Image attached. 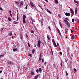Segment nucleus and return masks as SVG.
I'll return each mask as SVG.
<instances>
[{
	"label": "nucleus",
	"instance_id": "nucleus-25",
	"mask_svg": "<svg viewBox=\"0 0 79 79\" xmlns=\"http://www.w3.org/2000/svg\"><path fill=\"white\" fill-rule=\"evenodd\" d=\"M71 54H70V53H68L67 54V56H68V57H69V56H70V55Z\"/></svg>",
	"mask_w": 79,
	"mask_h": 79
},
{
	"label": "nucleus",
	"instance_id": "nucleus-28",
	"mask_svg": "<svg viewBox=\"0 0 79 79\" xmlns=\"http://www.w3.org/2000/svg\"><path fill=\"white\" fill-rule=\"evenodd\" d=\"M52 41L53 42V44H54V43H55V41L54 40V39H52Z\"/></svg>",
	"mask_w": 79,
	"mask_h": 79
},
{
	"label": "nucleus",
	"instance_id": "nucleus-33",
	"mask_svg": "<svg viewBox=\"0 0 79 79\" xmlns=\"http://www.w3.org/2000/svg\"><path fill=\"white\" fill-rule=\"evenodd\" d=\"M28 56H30L31 57H32V54L29 53Z\"/></svg>",
	"mask_w": 79,
	"mask_h": 79
},
{
	"label": "nucleus",
	"instance_id": "nucleus-60",
	"mask_svg": "<svg viewBox=\"0 0 79 79\" xmlns=\"http://www.w3.org/2000/svg\"><path fill=\"white\" fill-rule=\"evenodd\" d=\"M9 12L10 13V14L11 13V10H10L9 11Z\"/></svg>",
	"mask_w": 79,
	"mask_h": 79
},
{
	"label": "nucleus",
	"instance_id": "nucleus-23",
	"mask_svg": "<svg viewBox=\"0 0 79 79\" xmlns=\"http://www.w3.org/2000/svg\"><path fill=\"white\" fill-rule=\"evenodd\" d=\"M3 56H4V55H0V58H2V57H3Z\"/></svg>",
	"mask_w": 79,
	"mask_h": 79
},
{
	"label": "nucleus",
	"instance_id": "nucleus-5",
	"mask_svg": "<svg viewBox=\"0 0 79 79\" xmlns=\"http://www.w3.org/2000/svg\"><path fill=\"white\" fill-rule=\"evenodd\" d=\"M65 15L66 16H70V13L66 12L65 13Z\"/></svg>",
	"mask_w": 79,
	"mask_h": 79
},
{
	"label": "nucleus",
	"instance_id": "nucleus-30",
	"mask_svg": "<svg viewBox=\"0 0 79 79\" xmlns=\"http://www.w3.org/2000/svg\"><path fill=\"white\" fill-rule=\"evenodd\" d=\"M74 2L75 3H76L78 4V2H77V1H76L75 0H74Z\"/></svg>",
	"mask_w": 79,
	"mask_h": 79
},
{
	"label": "nucleus",
	"instance_id": "nucleus-43",
	"mask_svg": "<svg viewBox=\"0 0 79 79\" xmlns=\"http://www.w3.org/2000/svg\"><path fill=\"white\" fill-rule=\"evenodd\" d=\"M0 10L2 11H3V9H2V8H1V7H0Z\"/></svg>",
	"mask_w": 79,
	"mask_h": 79
},
{
	"label": "nucleus",
	"instance_id": "nucleus-18",
	"mask_svg": "<svg viewBox=\"0 0 79 79\" xmlns=\"http://www.w3.org/2000/svg\"><path fill=\"white\" fill-rule=\"evenodd\" d=\"M15 3L16 4V5H19V2L15 1Z\"/></svg>",
	"mask_w": 79,
	"mask_h": 79
},
{
	"label": "nucleus",
	"instance_id": "nucleus-45",
	"mask_svg": "<svg viewBox=\"0 0 79 79\" xmlns=\"http://www.w3.org/2000/svg\"><path fill=\"white\" fill-rule=\"evenodd\" d=\"M40 58H41V57H42V54H40Z\"/></svg>",
	"mask_w": 79,
	"mask_h": 79
},
{
	"label": "nucleus",
	"instance_id": "nucleus-12",
	"mask_svg": "<svg viewBox=\"0 0 79 79\" xmlns=\"http://www.w3.org/2000/svg\"><path fill=\"white\" fill-rule=\"evenodd\" d=\"M46 11L49 13H50V14H52V12L50 11L48 9H47Z\"/></svg>",
	"mask_w": 79,
	"mask_h": 79
},
{
	"label": "nucleus",
	"instance_id": "nucleus-61",
	"mask_svg": "<svg viewBox=\"0 0 79 79\" xmlns=\"http://www.w3.org/2000/svg\"><path fill=\"white\" fill-rule=\"evenodd\" d=\"M19 19V18H17V21H18V20Z\"/></svg>",
	"mask_w": 79,
	"mask_h": 79
},
{
	"label": "nucleus",
	"instance_id": "nucleus-57",
	"mask_svg": "<svg viewBox=\"0 0 79 79\" xmlns=\"http://www.w3.org/2000/svg\"><path fill=\"white\" fill-rule=\"evenodd\" d=\"M20 39H23V37H22V36H21V37H20Z\"/></svg>",
	"mask_w": 79,
	"mask_h": 79
},
{
	"label": "nucleus",
	"instance_id": "nucleus-7",
	"mask_svg": "<svg viewBox=\"0 0 79 79\" xmlns=\"http://www.w3.org/2000/svg\"><path fill=\"white\" fill-rule=\"evenodd\" d=\"M24 4V3L23 1H21L20 2V6H23Z\"/></svg>",
	"mask_w": 79,
	"mask_h": 79
},
{
	"label": "nucleus",
	"instance_id": "nucleus-63",
	"mask_svg": "<svg viewBox=\"0 0 79 79\" xmlns=\"http://www.w3.org/2000/svg\"><path fill=\"white\" fill-rule=\"evenodd\" d=\"M57 79H58V76L57 77Z\"/></svg>",
	"mask_w": 79,
	"mask_h": 79
},
{
	"label": "nucleus",
	"instance_id": "nucleus-27",
	"mask_svg": "<svg viewBox=\"0 0 79 79\" xmlns=\"http://www.w3.org/2000/svg\"><path fill=\"white\" fill-rule=\"evenodd\" d=\"M54 2L56 3H58V1L56 0H55Z\"/></svg>",
	"mask_w": 79,
	"mask_h": 79
},
{
	"label": "nucleus",
	"instance_id": "nucleus-46",
	"mask_svg": "<svg viewBox=\"0 0 79 79\" xmlns=\"http://www.w3.org/2000/svg\"><path fill=\"white\" fill-rule=\"evenodd\" d=\"M65 19H67V20H69V19H68V18H64Z\"/></svg>",
	"mask_w": 79,
	"mask_h": 79
},
{
	"label": "nucleus",
	"instance_id": "nucleus-36",
	"mask_svg": "<svg viewBox=\"0 0 79 79\" xmlns=\"http://www.w3.org/2000/svg\"><path fill=\"white\" fill-rule=\"evenodd\" d=\"M72 21L73 23H74V19H72Z\"/></svg>",
	"mask_w": 79,
	"mask_h": 79
},
{
	"label": "nucleus",
	"instance_id": "nucleus-17",
	"mask_svg": "<svg viewBox=\"0 0 79 79\" xmlns=\"http://www.w3.org/2000/svg\"><path fill=\"white\" fill-rule=\"evenodd\" d=\"M30 4L31 6H32V7H34V4H33V3H32L31 2L30 3Z\"/></svg>",
	"mask_w": 79,
	"mask_h": 79
},
{
	"label": "nucleus",
	"instance_id": "nucleus-40",
	"mask_svg": "<svg viewBox=\"0 0 79 79\" xmlns=\"http://www.w3.org/2000/svg\"><path fill=\"white\" fill-rule=\"evenodd\" d=\"M77 22L78 23H79V19H77Z\"/></svg>",
	"mask_w": 79,
	"mask_h": 79
},
{
	"label": "nucleus",
	"instance_id": "nucleus-16",
	"mask_svg": "<svg viewBox=\"0 0 79 79\" xmlns=\"http://www.w3.org/2000/svg\"><path fill=\"white\" fill-rule=\"evenodd\" d=\"M57 32H58V33H59L60 35V36H61V32H60V30H59L58 31H57Z\"/></svg>",
	"mask_w": 79,
	"mask_h": 79
},
{
	"label": "nucleus",
	"instance_id": "nucleus-11",
	"mask_svg": "<svg viewBox=\"0 0 79 79\" xmlns=\"http://www.w3.org/2000/svg\"><path fill=\"white\" fill-rule=\"evenodd\" d=\"M75 9V14H77V7H76Z\"/></svg>",
	"mask_w": 79,
	"mask_h": 79
},
{
	"label": "nucleus",
	"instance_id": "nucleus-44",
	"mask_svg": "<svg viewBox=\"0 0 79 79\" xmlns=\"http://www.w3.org/2000/svg\"><path fill=\"white\" fill-rule=\"evenodd\" d=\"M41 60V58L40 57L39 58V61H40Z\"/></svg>",
	"mask_w": 79,
	"mask_h": 79
},
{
	"label": "nucleus",
	"instance_id": "nucleus-32",
	"mask_svg": "<svg viewBox=\"0 0 79 79\" xmlns=\"http://www.w3.org/2000/svg\"><path fill=\"white\" fill-rule=\"evenodd\" d=\"M8 19L9 21H11V18H10V17L8 18Z\"/></svg>",
	"mask_w": 79,
	"mask_h": 79
},
{
	"label": "nucleus",
	"instance_id": "nucleus-54",
	"mask_svg": "<svg viewBox=\"0 0 79 79\" xmlns=\"http://www.w3.org/2000/svg\"><path fill=\"white\" fill-rule=\"evenodd\" d=\"M53 66L54 68H55V64H53Z\"/></svg>",
	"mask_w": 79,
	"mask_h": 79
},
{
	"label": "nucleus",
	"instance_id": "nucleus-29",
	"mask_svg": "<svg viewBox=\"0 0 79 79\" xmlns=\"http://www.w3.org/2000/svg\"><path fill=\"white\" fill-rule=\"evenodd\" d=\"M47 37L48 38V40H50V37L48 36L47 35Z\"/></svg>",
	"mask_w": 79,
	"mask_h": 79
},
{
	"label": "nucleus",
	"instance_id": "nucleus-47",
	"mask_svg": "<svg viewBox=\"0 0 79 79\" xmlns=\"http://www.w3.org/2000/svg\"><path fill=\"white\" fill-rule=\"evenodd\" d=\"M77 70H76V69H74V71H75V72H76Z\"/></svg>",
	"mask_w": 79,
	"mask_h": 79
},
{
	"label": "nucleus",
	"instance_id": "nucleus-21",
	"mask_svg": "<svg viewBox=\"0 0 79 79\" xmlns=\"http://www.w3.org/2000/svg\"><path fill=\"white\" fill-rule=\"evenodd\" d=\"M13 52H16L17 51V49H16L15 48L13 49Z\"/></svg>",
	"mask_w": 79,
	"mask_h": 79
},
{
	"label": "nucleus",
	"instance_id": "nucleus-35",
	"mask_svg": "<svg viewBox=\"0 0 79 79\" xmlns=\"http://www.w3.org/2000/svg\"><path fill=\"white\" fill-rule=\"evenodd\" d=\"M44 58H43L42 59V62L43 63H44Z\"/></svg>",
	"mask_w": 79,
	"mask_h": 79
},
{
	"label": "nucleus",
	"instance_id": "nucleus-53",
	"mask_svg": "<svg viewBox=\"0 0 79 79\" xmlns=\"http://www.w3.org/2000/svg\"><path fill=\"white\" fill-rule=\"evenodd\" d=\"M2 73V70L0 71V74H1V73Z\"/></svg>",
	"mask_w": 79,
	"mask_h": 79
},
{
	"label": "nucleus",
	"instance_id": "nucleus-2",
	"mask_svg": "<svg viewBox=\"0 0 79 79\" xmlns=\"http://www.w3.org/2000/svg\"><path fill=\"white\" fill-rule=\"evenodd\" d=\"M64 22L67 25L68 27H70V23H69V22L66 20V19H64Z\"/></svg>",
	"mask_w": 79,
	"mask_h": 79
},
{
	"label": "nucleus",
	"instance_id": "nucleus-49",
	"mask_svg": "<svg viewBox=\"0 0 79 79\" xmlns=\"http://www.w3.org/2000/svg\"><path fill=\"white\" fill-rule=\"evenodd\" d=\"M39 6L40 7V8H41L42 9H43L42 8V7H41V6H40V5H39V6Z\"/></svg>",
	"mask_w": 79,
	"mask_h": 79
},
{
	"label": "nucleus",
	"instance_id": "nucleus-34",
	"mask_svg": "<svg viewBox=\"0 0 79 79\" xmlns=\"http://www.w3.org/2000/svg\"><path fill=\"white\" fill-rule=\"evenodd\" d=\"M66 76H68V72L66 71L65 72Z\"/></svg>",
	"mask_w": 79,
	"mask_h": 79
},
{
	"label": "nucleus",
	"instance_id": "nucleus-15",
	"mask_svg": "<svg viewBox=\"0 0 79 79\" xmlns=\"http://www.w3.org/2000/svg\"><path fill=\"white\" fill-rule=\"evenodd\" d=\"M53 44L54 46L55 47H57V45H56V43H53Z\"/></svg>",
	"mask_w": 79,
	"mask_h": 79
},
{
	"label": "nucleus",
	"instance_id": "nucleus-39",
	"mask_svg": "<svg viewBox=\"0 0 79 79\" xmlns=\"http://www.w3.org/2000/svg\"><path fill=\"white\" fill-rule=\"evenodd\" d=\"M36 73H39V69H37L36 70Z\"/></svg>",
	"mask_w": 79,
	"mask_h": 79
},
{
	"label": "nucleus",
	"instance_id": "nucleus-37",
	"mask_svg": "<svg viewBox=\"0 0 79 79\" xmlns=\"http://www.w3.org/2000/svg\"><path fill=\"white\" fill-rule=\"evenodd\" d=\"M31 32L32 33V34H34V31H31Z\"/></svg>",
	"mask_w": 79,
	"mask_h": 79
},
{
	"label": "nucleus",
	"instance_id": "nucleus-10",
	"mask_svg": "<svg viewBox=\"0 0 79 79\" xmlns=\"http://www.w3.org/2000/svg\"><path fill=\"white\" fill-rule=\"evenodd\" d=\"M31 74L32 75V76H33L34 75V72H33V71H31Z\"/></svg>",
	"mask_w": 79,
	"mask_h": 79
},
{
	"label": "nucleus",
	"instance_id": "nucleus-14",
	"mask_svg": "<svg viewBox=\"0 0 79 79\" xmlns=\"http://www.w3.org/2000/svg\"><path fill=\"white\" fill-rule=\"evenodd\" d=\"M59 24L60 26V27L62 28V27H63V25H62V24L61 22H59Z\"/></svg>",
	"mask_w": 79,
	"mask_h": 79
},
{
	"label": "nucleus",
	"instance_id": "nucleus-9",
	"mask_svg": "<svg viewBox=\"0 0 79 79\" xmlns=\"http://www.w3.org/2000/svg\"><path fill=\"white\" fill-rule=\"evenodd\" d=\"M39 76V75H37L35 76V77L34 79H37L38 78V77Z\"/></svg>",
	"mask_w": 79,
	"mask_h": 79
},
{
	"label": "nucleus",
	"instance_id": "nucleus-62",
	"mask_svg": "<svg viewBox=\"0 0 79 79\" xmlns=\"http://www.w3.org/2000/svg\"><path fill=\"white\" fill-rule=\"evenodd\" d=\"M18 22H16V23H15V24H18Z\"/></svg>",
	"mask_w": 79,
	"mask_h": 79
},
{
	"label": "nucleus",
	"instance_id": "nucleus-1",
	"mask_svg": "<svg viewBox=\"0 0 79 79\" xmlns=\"http://www.w3.org/2000/svg\"><path fill=\"white\" fill-rule=\"evenodd\" d=\"M26 16L25 15H23V23L25 24L26 23Z\"/></svg>",
	"mask_w": 79,
	"mask_h": 79
},
{
	"label": "nucleus",
	"instance_id": "nucleus-58",
	"mask_svg": "<svg viewBox=\"0 0 79 79\" xmlns=\"http://www.w3.org/2000/svg\"><path fill=\"white\" fill-rule=\"evenodd\" d=\"M25 8L26 9H27V6H26V7H25Z\"/></svg>",
	"mask_w": 79,
	"mask_h": 79
},
{
	"label": "nucleus",
	"instance_id": "nucleus-6",
	"mask_svg": "<svg viewBox=\"0 0 79 79\" xmlns=\"http://www.w3.org/2000/svg\"><path fill=\"white\" fill-rule=\"evenodd\" d=\"M65 32L66 34H68V29H65Z\"/></svg>",
	"mask_w": 79,
	"mask_h": 79
},
{
	"label": "nucleus",
	"instance_id": "nucleus-19",
	"mask_svg": "<svg viewBox=\"0 0 79 79\" xmlns=\"http://www.w3.org/2000/svg\"><path fill=\"white\" fill-rule=\"evenodd\" d=\"M57 47L59 48H60V45H59V44L58 43H57Z\"/></svg>",
	"mask_w": 79,
	"mask_h": 79
},
{
	"label": "nucleus",
	"instance_id": "nucleus-20",
	"mask_svg": "<svg viewBox=\"0 0 79 79\" xmlns=\"http://www.w3.org/2000/svg\"><path fill=\"white\" fill-rule=\"evenodd\" d=\"M39 71L40 73H42V69H41V68H39Z\"/></svg>",
	"mask_w": 79,
	"mask_h": 79
},
{
	"label": "nucleus",
	"instance_id": "nucleus-3",
	"mask_svg": "<svg viewBox=\"0 0 79 79\" xmlns=\"http://www.w3.org/2000/svg\"><path fill=\"white\" fill-rule=\"evenodd\" d=\"M70 11H71V13H72V15H71V17H72L74 15V11H73V10H72V9L70 8Z\"/></svg>",
	"mask_w": 79,
	"mask_h": 79
},
{
	"label": "nucleus",
	"instance_id": "nucleus-48",
	"mask_svg": "<svg viewBox=\"0 0 79 79\" xmlns=\"http://www.w3.org/2000/svg\"><path fill=\"white\" fill-rule=\"evenodd\" d=\"M71 33H73V30H71Z\"/></svg>",
	"mask_w": 79,
	"mask_h": 79
},
{
	"label": "nucleus",
	"instance_id": "nucleus-55",
	"mask_svg": "<svg viewBox=\"0 0 79 79\" xmlns=\"http://www.w3.org/2000/svg\"><path fill=\"white\" fill-rule=\"evenodd\" d=\"M13 47V48H16V46H14L13 47Z\"/></svg>",
	"mask_w": 79,
	"mask_h": 79
},
{
	"label": "nucleus",
	"instance_id": "nucleus-24",
	"mask_svg": "<svg viewBox=\"0 0 79 79\" xmlns=\"http://www.w3.org/2000/svg\"><path fill=\"white\" fill-rule=\"evenodd\" d=\"M51 51L52 54V55H53V51H52V48H51Z\"/></svg>",
	"mask_w": 79,
	"mask_h": 79
},
{
	"label": "nucleus",
	"instance_id": "nucleus-13",
	"mask_svg": "<svg viewBox=\"0 0 79 79\" xmlns=\"http://www.w3.org/2000/svg\"><path fill=\"white\" fill-rule=\"evenodd\" d=\"M75 37H74V35H72L71 37V39H72V40H73V39H74L75 38Z\"/></svg>",
	"mask_w": 79,
	"mask_h": 79
},
{
	"label": "nucleus",
	"instance_id": "nucleus-64",
	"mask_svg": "<svg viewBox=\"0 0 79 79\" xmlns=\"http://www.w3.org/2000/svg\"><path fill=\"white\" fill-rule=\"evenodd\" d=\"M44 64H46V62H44Z\"/></svg>",
	"mask_w": 79,
	"mask_h": 79
},
{
	"label": "nucleus",
	"instance_id": "nucleus-50",
	"mask_svg": "<svg viewBox=\"0 0 79 79\" xmlns=\"http://www.w3.org/2000/svg\"><path fill=\"white\" fill-rule=\"evenodd\" d=\"M48 29H51L50 27L49 26H48Z\"/></svg>",
	"mask_w": 79,
	"mask_h": 79
},
{
	"label": "nucleus",
	"instance_id": "nucleus-51",
	"mask_svg": "<svg viewBox=\"0 0 79 79\" xmlns=\"http://www.w3.org/2000/svg\"><path fill=\"white\" fill-rule=\"evenodd\" d=\"M56 30H57V31H58L60 30H59V29H58V28H56Z\"/></svg>",
	"mask_w": 79,
	"mask_h": 79
},
{
	"label": "nucleus",
	"instance_id": "nucleus-38",
	"mask_svg": "<svg viewBox=\"0 0 79 79\" xmlns=\"http://www.w3.org/2000/svg\"><path fill=\"white\" fill-rule=\"evenodd\" d=\"M9 35L10 36H11V35H12V33H9Z\"/></svg>",
	"mask_w": 79,
	"mask_h": 79
},
{
	"label": "nucleus",
	"instance_id": "nucleus-22",
	"mask_svg": "<svg viewBox=\"0 0 79 79\" xmlns=\"http://www.w3.org/2000/svg\"><path fill=\"white\" fill-rule=\"evenodd\" d=\"M61 64V67L60 68H63V63H61L60 64Z\"/></svg>",
	"mask_w": 79,
	"mask_h": 79
},
{
	"label": "nucleus",
	"instance_id": "nucleus-31",
	"mask_svg": "<svg viewBox=\"0 0 79 79\" xmlns=\"http://www.w3.org/2000/svg\"><path fill=\"white\" fill-rule=\"evenodd\" d=\"M69 47H68V48H67V52H69Z\"/></svg>",
	"mask_w": 79,
	"mask_h": 79
},
{
	"label": "nucleus",
	"instance_id": "nucleus-56",
	"mask_svg": "<svg viewBox=\"0 0 79 79\" xmlns=\"http://www.w3.org/2000/svg\"><path fill=\"white\" fill-rule=\"evenodd\" d=\"M45 0L46 2H48V0Z\"/></svg>",
	"mask_w": 79,
	"mask_h": 79
},
{
	"label": "nucleus",
	"instance_id": "nucleus-42",
	"mask_svg": "<svg viewBox=\"0 0 79 79\" xmlns=\"http://www.w3.org/2000/svg\"><path fill=\"white\" fill-rule=\"evenodd\" d=\"M28 45L29 47H30V44H29V43H28Z\"/></svg>",
	"mask_w": 79,
	"mask_h": 79
},
{
	"label": "nucleus",
	"instance_id": "nucleus-8",
	"mask_svg": "<svg viewBox=\"0 0 79 79\" xmlns=\"http://www.w3.org/2000/svg\"><path fill=\"white\" fill-rule=\"evenodd\" d=\"M8 64H10V65H13V62L10 61L8 62Z\"/></svg>",
	"mask_w": 79,
	"mask_h": 79
},
{
	"label": "nucleus",
	"instance_id": "nucleus-41",
	"mask_svg": "<svg viewBox=\"0 0 79 79\" xmlns=\"http://www.w3.org/2000/svg\"><path fill=\"white\" fill-rule=\"evenodd\" d=\"M10 16L11 17H12V16H13V15H12V14H11H11H10Z\"/></svg>",
	"mask_w": 79,
	"mask_h": 79
},
{
	"label": "nucleus",
	"instance_id": "nucleus-4",
	"mask_svg": "<svg viewBox=\"0 0 79 79\" xmlns=\"http://www.w3.org/2000/svg\"><path fill=\"white\" fill-rule=\"evenodd\" d=\"M41 43V41L40 40H39L38 42V44L37 46L39 47H40V44Z\"/></svg>",
	"mask_w": 79,
	"mask_h": 79
},
{
	"label": "nucleus",
	"instance_id": "nucleus-52",
	"mask_svg": "<svg viewBox=\"0 0 79 79\" xmlns=\"http://www.w3.org/2000/svg\"><path fill=\"white\" fill-rule=\"evenodd\" d=\"M60 55H62V52H60Z\"/></svg>",
	"mask_w": 79,
	"mask_h": 79
},
{
	"label": "nucleus",
	"instance_id": "nucleus-59",
	"mask_svg": "<svg viewBox=\"0 0 79 79\" xmlns=\"http://www.w3.org/2000/svg\"><path fill=\"white\" fill-rule=\"evenodd\" d=\"M26 37H27H27H28V36H27V35H26Z\"/></svg>",
	"mask_w": 79,
	"mask_h": 79
},
{
	"label": "nucleus",
	"instance_id": "nucleus-26",
	"mask_svg": "<svg viewBox=\"0 0 79 79\" xmlns=\"http://www.w3.org/2000/svg\"><path fill=\"white\" fill-rule=\"evenodd\" d=\"M35 52V49H33L32 51V52L33 53H34V52Z\"/></svg>",
	"mask_w": 79,
	"mask_h": 79
}]
</instances>
